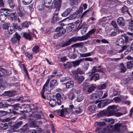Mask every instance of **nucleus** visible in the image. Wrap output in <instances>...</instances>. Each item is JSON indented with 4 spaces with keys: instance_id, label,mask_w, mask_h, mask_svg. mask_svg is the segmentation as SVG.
I'll return each mask as SVG.
<instances>
[{
    "instance_id": "obj_31",
    "label": "nucleus",
    "mask_w": 133,
    "mask_h": 133,
    "mask_svg": "<svg viewBox=\"0 0 133 133\" xmlns=\"http://www.w3.org/2000/svg\"><path fill=\"white\" fill-rule=\"evenodd\" d=\"M7 16L3 14H0V20L2 22H4L7 18Z\"/></svg>"
},
{
    "instance_id": "obj_35",
    "label": "nucleus",
    "mask_w": 133,
    "mask_h": 133,
    "mask_svg": "<svg viewBox=\"0 0 133 133\" xmlns=\"http://www.w3.org/2000/svg\"><path fill=\"white\" fill-rule=\"evenodd\" d=\"M42 95V97L44 99H46L48 100H50L51 98V94H47V95H46L45 96L44 95V94H42L41 93Z\"/></svg>"
},
{
    "instance_id": "obj_41",
    "label": "nucleus",
    "mask_w": 133,
    "mask_h": 133,
    "mask_svg": "<svg viewBox=\"0 0 133 133\" xmlns=\"http://www.w3.org/2000/svg\"><path fill=\"white\" fill-rule=\"evenodd\" d=\"M84 77L82 76H79L78 78L77 81L78 82L81 83L84 79Z\"/></svg>"
},
{
    "instance_id": "obj_29",
    "label": "nucleus",
    "mask_w": 133,
    "mask_h": 133,
    "mask_svg": "<svg viewBox=\"0 0 133 133\" xmlns=\"http://www.w3.org/2000/svg\"><path fill=\"white\" fill-rule=\"evenodd\" d=\"M12 106L13 107L14 110H18L19 109L22 108V107L21 106L20 104H16Z\"/></svg>"
},
{
    "instance_id": "obj_60",
    "label": "nucleus",
    "mask_w": 133,
    "mask_h": 133,
    "mask_svg": "<svg viewBox=\"0 0 133 133\" xmlns=\"http://www.w3.org/2000/svg\"><path fill=\"white\" fill-rule=\"evenodd\" d=\"M60 36H61V35L58 34V32L57 33L55 34L54 35L53 37L55 39H57Z\"/></svg>"
},
{
    "instance_id": "obj_7",
    "label": "nucleus",
    "mask_w": 133,
    "mask_h": 133,
    "mask_svg": "<svg viewBox=\"0 0 133 133\" xmlns=\"http://www.w3.org/2000/svg\"><path fill=\"white\" fill-rule=\"evenodd\" d=\"M21 38V36L17 33L16 32L14 35L11 39V42L13 44L16 43L17 41H19Z\"/></svg>"
},
{
    "instance_id": "obj_43",
    "label": "nucleus",
    "mask_w": 133,
    "mask_h": 133,
    "mask_svg": "<svg viewBox=\"0 0 133 133\" xmlns=\"http://www.w3.org/2000/svg\"><path fill=\"white\" fill-rule=\"evenodd\" d=\"M106 86L105 84H103L99 85L97 87L99 89L101 90L105 89L106 88Z\"/></svg>"
},
{
    "instance_id": "obj_23",
    "label": "nucleus",
    "mask_w": 133,
    "mask_h": 133,
    "mask_svg": "<svg viewBox=\"0 0 133 133\" xmlns=\"http://www.w3.org/2000/svg\"><path fill=\"white\" fill-rule=\"evenodd\" d=\"M49 104L51 107H53L56 105V102L55 100L52 99L50 101Z\"/></svg>"
},
{
    "instance_id": "obj_47",
    "label": "nucleus",
    "mask_w": 133,
    "mask_h": 133,
    "mask_svg": "<svg viewBox=\"0 0 133 133\" xmlns=\"http://www.w3.org/2000/svg\"><path fill=\"white\" fill-rule=\"evenodd\" d=\"M83 89L85 90L88 88L89 85V84L87 83H84L82 84Z\"/></svg>"
},
{
    "instance_id": "obj_26",
    "label": "nucleus",
    "mask_w": 133,
    "mask_h": 133,
    "mask_svg": "<svg viewBox=\"0 0 133 133\" xmlns=\"http://www.w3.org/2000/svg\"><path fill=\"white\" fill-rule=\"evenodd\" d=\"M84 44L83 42H81L72 45L71 46L72 47H81Z\"/></svg>"
},
{
    "instance_id": "obj_58",
    "label": "nucleus",
    "mask_w": 133,
    "mask_h": 133,
    "mask_svg": "<svg viewBox=\"0 0 133 133\" xmlns=\"http://www.w3.org/2000/svg\"><path fill=\"white\" fill-rule=\"evenodd\" d=\"M82 111V110L79 108H78L75 110V112L77 114L81 113Z\"/></svg>"
},
{
    "instance_id": "obj_10",
    "label": "nucleus",
    "mask_w": 133,
    "mask_h": 133,
    "mask_svg": "<svg viewBox=\"0 0 133 133\" xmlns=\"http://www.w3.org/2000/svg\"><path fill=\"white\" fill-rule=\"evenodd\" d=\"M18 14L19 16L22 17L24 16V10L23 8L20 5H19L17 9Z\"/></svg>"
},
{
    "instance_id": "obj_42",
    "label": "nucleus",
    "mask_w": 133,
    "mask_h": 133,
    "mask_svg": "<svg viewBox=\"0 0 133 133\" xmlns=\"http://www.w3.org/2000/svg\"><path fill=\"white\" fill-rule=\"evenodd\" d=\"M23 122L22 121H20L18 122L16 124V125H15L14 127L16 130V129H17L18 128L21 126L22 124H23Z\"/></svg>"
},
{
    "instance_id": "obj_13",
    "label": "nucleus",
    "mask_w": 133,
    "mask_h": 133,
    "mask_svg": "<svg viewBox=\"0 0 133 133\" xmlns=\"http://www.w3.org/2000/svg\"><path fill=\"white\" fill-rule=\"evenodd\" d=\"M14 123L12 122L11 120V121H10L8 123V124L11 128V129L9 130H10L9 132L8 133H12V132L16 131V129L15 128V126L14 125Z\"/></svg>"
},
{
    "instance_id": "obj_19",
    "label": "nucleus",
    "mask_w": 133,
    "mask_h": 133,
    "mask_svg": "<svg viewBox=\"0 0 133 133\" xmlns=\"http://www.w3.org/2000/svg\"><path fill=\"white\" fill-rule=\"evenodd\" d=\"M81 61H82V59L81 58L77 61L71 62V63L73 66L75 67L78 65L79 64L80 62Z\"/></svg>"
},
{
    "instance_id": "obj_27",
    "label": "nucleus",
    "mask_w": 133,
    "mask_h": 133,
    "mask_svg": "<svg viewBox=\"0 0 133 133\" xmlns=\"http://www.w3.org/2000/svg\"><path fill=\"white\" fill-rule=\"evenodd\" d=\"M95 88V87L93 85H89L88 89L87 92L89 93H91L94 90Z\"/></svg>"
},
{
    "instance_id": "obj_57",
    "label": "nucleus",
    "mask_w": 133,
    "mask_h": 133,
    "mask_svg": "<svg viewBox=\"0 0 133 133\" xmlns=\"http://www.w3.org/2000/svg\"><path fill=\"white\" fill-rule=\"evenodd\" d=\"M56 98L57 99H61V95L59 93L57 94L56 95Z\"/></svg>"
},
{
    "instance_id": "obj_9",
    "label": "nucleus",
    "mask_w": 133,
    "mask_h": 133,
    "mask_svg": "<svg viewBox=\"0 0 133 133\" xmlns=\"http://www.w3.org/2000/svg\"><path fill=\"white\" fill-rule=\"evenodd\" d=\"M96 29L95 28L92 29L89 31L85 35H84V37L85 40L87 39L88 38H89L91 35H93L95 32Z\"/></svg>"
},
{
    "instance_id": "obj_34",
    "label": "nucleus",
    "mask_w": 133,
    "mask_h": 133,
    "mask_svg": "<svg viewBox=\"0 0 133 133\" xmlns=\"http://www.w3.org/2000/svg\"><path fill=\"white\" fill-rule=\"evenodd\" d=\"M133 65V62L132 60H130V61L128 62L127 63V66L128 69H131L133 68V66H132Z\"/></svg>"
},
{
    "instance_id": "obj_48",
    "label": "nucleus",
    "mask_w": 133,
    "mask_h": 133,
    "mask_svg": "<svg viewBox=\"0 0 133 133\" xmlns=\"http://www.w3.org/2000/svg\"><path fill=\"white\" fill-rule=\"evenodd\" d=\"M68 97L69 98L71 99H73L75 97V95L72 93H70Z\"/></svg>"
},
{
    "instance_id": "obj_11",
    "label": "nucleus",
    "mask_w": 133,
    "mask_h": 133,
    "mask_svg": "<svg viewBox=\"0 0 133 133\" xmlns=\"http://www.w3.org/2000/svg\"><path fill=\"white\" fill-rule=\"evenodd\" d=\"M117 23L121 27L124 26L125 24L124 19L122 17H119L117 19Z\"/></svg>"
},
{
    "instance_id": "obj_18",
    "label": "nucleus",
    "mask_w": 133,
    "mask_h": 133,
    "mask_svg": "<svg viewBox=\"0 0 133 133\" xmlns=\"http://www.w3.org/2000/svg\"><path fill=\"white\" fill-rule=\"evenodd\" d=\"M5 94L6 96L9 97H11L14 96L16 94V92L15 91H8L5 92Z\"/></svg>"
},
{
    "instance_id": "obj_15",
    "label": "nucleus",
    "mask_w": 133,
    "mask_h": 133,
    "mask_svg": "<svg viewBox=\"0 0 133 133\" xmlns=\"http://www.w3.org/2000/svg\"><path fill=\"white\" fill-rule=\"evenodd\" d=\"M121 11L122 13L124 14H128L129 15H131V14L129 11V9L126 6H124L122 8Z\"/></svg>"
},
{
    "instance_id": "obj_22",
    "label": "nucleus",
    "mask_w": 133,
    "mask_h": 133,
    "mask_svg": "<svg viewBox=\"0 0 133 133\" xmlns=\"http://www.w3.org/2000/svg\"><path fill=\"white\" fill-rule=\"evenodd\" d=\"M88 27H87V25L85 23H83L81 26L79 25L77 28L80 29L81 28L84 29V32H85L87 30Z\"/></svg>"
},
{
    "instance_id": "obj_37",
    "label": "nucleus",
    "mask_w": 133,
    "mask_h": 133,
    "mask_svg": "<svg viewBox=\"0 0 133 133\" xmlns=\"http://www.w3.org/2000/svg\"><path fill=\"white\" fill-rule=\"evenodd\" d=\"M129 45H124L121 48V49L117 51L118 52V53H121L123 51L126 50L127 48L129 47Z\"/></svg>"
},
{
    "instance_id": "obj_30",
    "label": "nucleus",
    "mask_w": 133,
    "mask_h": 133,
    "mask_svg": "<svg viewBox=\"0 0 133 133\" xmlns=\"http://www.w3.org/2000/svg\"><path fill=\"white\" fill-rule=\"evenodd\" d=\"M34 54H36L39 51V47L37 46H36L34 47L32 50Z\"/></svg>"
},
{
    "instance_id": "obj_24",
    "label": "nucleus",
    "mask_w": 133,
    "mask_h": 133,
    "mask_svg": "<svg viewBox=\"0 0 133 133\" xmlns=\"http://www.w3.org/2000/svg\"><path fill=\"white\" fill-rule=\"evenodd\" d=\"M63 66L65 68L69 69L71 68L72 66V64L71 62H66L65 63L63 64Z\"/></svg>"
},
{
    "instance_id": "obj_39",
    "label": "nucleus",
    "mask_w": 133,
    "mask_h": 133,
    "mask_svg": "<svg viewBox=\"0 0 133 133\" xmlns=\"http://www.w3.org/2000/svg\"><path fill=\"white\" fill-rule=\"evenodd\" d=\"M32 0H22V2L24 5H27L30 4L32 2Z\"/></svg>"
},
{
    "instance_id": "obj_16",
    "label": "nucleus",
    "mask_w": 133,
    "mask_h": 133,
    "mask_svg": "<svg viewBox=\"0 0 133 133\" xmlns=\"http://www.w3.org/2000/svg\"><path fill=\"white\" fill-rule=\"evenodd\" d=\"M64 85H66V88L69 89L73 87L74 85V83L73 81H70L64 83Z\"/></svg>"
},
{
    "instance_id": "obj_38",
    "label": "nucleus",
    "mask_w": 133,
    "mask_h": 133,
    "mask_svg": "<svg viewBox=\"0 0 133 133\" xmlns=\"http://www.w3.org/2000/svg\"><path fill=\"white\" fill-rule=\"evenodd\" d=\"M8 30L9 33L10 34H12L14 31V28L12 26H8Z\"/></svg>"
},
{
    "instance_id": "obj_52",
    "label": "nucleus",
    "mask_w": 133,
    "mask_h": 133,
    "mask_svg": "<svg viewBox=\"0 0 133 133\" xmlns=\"http://www.w3.org/2000/svg\"><path fill=\"white\" fill-rule=\"evenodd\" d=\"M57 2L56 1H54L52 4V8L57 7L58 6Z\"/></svg>"
},
{
    "instance_id": "obj_64",
    "label": "nucleus",
    "mask_w": 133,
    "mask_h": 133,
    "mask_svg": "<svg viewBox=\"0 0 133 133\" xmlns=\"http://www.w3.org/2000/svg\"><path fill=\"white\" fill-rule=\"evenodd\" d=\"M77 0H70V2L71 5H74L76 3Z\"/></svg>"
},
{
    "instance_id": "obj_44",
    "label": "nucleus",
    "mask_w": 133,
    "mask_h": 133,
    "mask_svg": "<svg viewBox=\"0 0 133 133\" xmlns=\"http://www.w3.org/2000/svg\"><path fill=\"white\" fill-rule=\"evenodd\" d=\"M25 55L28 57L29 59L31 60L32 58V55L28 52H26L25 53Z\"/></svg>"
},
{
    "instance_id": "obj_33",
    "label": "nucleus",
    "mask_w": 133,
    "mask_h": 133,
    "mask_svg": "<svg viewBox=\"0 0 133 133\" xmlns=\"http://www.w3.org/2000/svg\"><path fill=\"white\" fill-rule=\"evenodd\" d=\"M120 70L121 72H124L126 70V68L124 65L123 63H121L120 65Z\"/></svg>"
},
{
    "instance_id": "obj_51",
    "label": "nucleus",
    "mask_w": 133,
    "mask_h": 133,
    "mask_svg": "<svg viewBox=\"0 0 133 133\" xmlns=\"http://www.w3.org/2000/svg\"><path fill=\"white\" fill-rule=\"evenodd\" d=\"M82 59V61H92V59L91 57H87L84 58H81Z\"/></svg>"
},
{
    "instance_id": "obj_36",
    "label": "nucleus",
    "mask_w": 133,
    "mask_h": 133,
    "mask_svg": "<svg viewBox=\"0 0 133 133\" xmlns=\"http://www.w3.org/2000/svg\"><path fill=\"white\" fill-rule=\"evenodd\" d=\"M111 24L113 27L116 29V30H118L119 28L117 26L116 23L114 21H111Z\"/></svg>"
},
{
    "instance_id": "obj_3",
    "label": "nucleus",
    "mask_w": 133,
    "mask_h": 133,
    "mask_svg": "<svg viewBox=\"0 0 133 133\" xmlns=\"http://www.w3.org/2000/svg\"><path fill=\"white\" fill-rule=\"evenodd\" d=\"M50 78H49L47 80L46 83L43 86L42 89L41 91V93L44 94V92L46 90L48 91H50L52 89L53 87L50 84H49L50 81Z\"/></svg>"
},
{
    "instance_id": "obj_45",
    "label": "nucleus",
    "mask_w": 133,
    "mask_h": 133,
    "mask_svg": "<svg viewBox=\"0 0 133 133\" xmlns=\"http://www.w3.org/2000/svg\"><path fill=\"white\" fill-rule=\"evenodd\" d=\"M57 82V81L56 80L52 79L50 81V84L53 87L56 84Z\"/></svg>"
},
{
    "instance_id": "obj_20",
    "label": "nucleus",
    "mask_w": 133,
    "mask_h": 133,
    "mask_svg": "<svg viewBox=\"0 0 133 133\" xmlns=\"http://www.w3.org/2000/svg\"><path fill=\"white\" fill-rule=\"evenodd\" d=\"M97 109L96 106L94 105H90L88 108V110L91 112L95 111Z\"/></svg>"
},
{
    "instance_id": "obj_2",
    "label": "nucleus",
    "mask_w": 133,
    "mask_h": 133,
    "mask_svg": "<svg viewBox=\"0 0 133 133\" xmlns=\"http://www.w3.org/2000/svg\"><path fill=\"white\" fill-rule=\"evenodd\" d=\"M122 125V123H117L115 125L114 128L113 125L108 126L103 129L102 133H108V131H112L114 128L115 130L117 131H119L120 130V127Z\"/></svg>"
},
{
    "instance_id": "obj_63",
    "label": "nucleus",
    "mask_w": 133,
    "mask_h": 133,
    "mask_svg": "<svg viewBox=\"0 0 133 133\" xmlns=\"http://www.w3.org/2000/svg\"><path fill=\"white\" fill-rule=\"evenodd\" d=\"M114 101L116 102H118L121 101L120 98L118 97H115L113 98Z\"/></svg>"
},
{
    "instance_id": "obj_5",
    "label": "nucleus",
    "mask_w": 133,
    "mask_h": 133,
    "mask_svg": "<svg viewBox=\"0 0 133 133\" xmlns=\"http://www.w3.org/2000/svg\"><path fill=\"white\" fill-rule=\"evenodd\" d=\"M70 113V111L67 108H65L62 110H58L55 111V113L60 114L61 116H65V115L68 114Z\"/></svg>"
},
{
    "instance_id": "obj_21",
    "label": "nucleus",
    "mask_w": 133,
    "mask_h": 133,
    "mask_svg": "<svg viewBox=\"0 0 133 133\" xmlns=\"http://www.w3.org/2000/svg\"><path fill=\"white\" fill-rule=\"evenodd\" d=\"M99 79V74L97 73L92 75L90 78L91 80H94L95 81Z\"/></svg>"
},
{
    "instance_id": "obj_61",
    "label": "nucleus",
    "mask_w": 133,
    "mask_h": 133,
    "mask_svg": "<svg viewBox=\"0 0 133 133\" xmlns=\"http://www.w3.org/2000/svg\"><path fill=\"white\" fill-rule=\"evenodd\" d=\"M74 106L73 104H71L69 105V108H67L69 110V111H70V112L72 111V110L74 108Z\"/></svg>"
},
{
    "instance_id": "obj_46",
    "label": "nucleus",
    "mask_w": 133,
    "mask_h": 133,
    "mask_svg": "<svg viewBox=\"0 0 133 133\" xmlns=\"http://www.w3.org/2000/svg\"><path fill=\"white\" fill-rule=\"evenodd\" d=\"M31 127L35 128L37 127V123L36 121H32L31 122L30 124Z\"/></svg>"
},
{
    "instance_id": "obj_32",
    "label": "nucleus",
    "mask_w": 133,
    "mask_h": 133,
    "mask_svg": "<svg viewBox=\"0 0 133 133\" xmlns=\"http://www.w3.org/2000/svg\"><path fill=\"white\" fill-rule=\"evenodd\" d=\"M113 101V100L110 99L108 98H107L104 100L103 102V103L104 105H106L109 103H111Z\"/></svg>"
},
{
    "instance_id": "obj_14",
    "label": "nucleus",
    "mask_w": 133,
    "mask_h": 133,
    "mask_svg": "<svg viewBox=\"0 0 133 133\" xmlns=\"http://www.w3.org/2000/svg\"><path fill=\"white\" fill-rule=\"evenodd\" d=\"M72 72L74 75H76V77L78 76V74H82L84 73L83 71L80 68H78L77 70L73 71Z\"/></svg>"
},
{
    "instance_id": "obj_40",
    "label": "nucleus",
    "mask_w": 133,
    "mask_h": 133,
    "mask_svg": "<svg viewBox=\"0 0 133 133\" xmlns=\"http://www.w3.org/2000/svg\"><path fill=\"white\" fill-rule=\"evenodd\" d=\"M71 43L69 39L65 42H64L61 45V46L62 47H64L70 45Z\"/></svg>"
},
{
    "instance_id": "obj_54",
    "label": "nucleus",
    "mask_w": 133,
    "mask_h": 133,
    "mask_svg": "<svg viewBox=\"0 0 133 133\" xmlns=\"http://www.w3.org/2000/svg\"><path fill=\"white\" fill-rule=\"evenodd\" d=\"M121 93V91L119 90H118L116 91H113V93L115 95H119Z\"/></svg>"
},
{
    "instance_id": "obj_12",
    "label": "nucleus",
    "mask_w": 133,
    "mask_h": 133,
    "mask_svg": "<svg viewBox=\"0 0 133 133\" xmlns=\"http://www.w3.org/2000/svg\"><path fill=\"white\" fill-rule=\"evenodd\" d=\"M55 31L58 32V34L61 35V36L63 35L66 32V30L62 27H57L55 29Z\"/></svg>"
},
{
    "instance_id": "obj_28",
    "label": "nucleus",
    "mask_w": 133,
    "mask_h": 133,
    "mask_svg": "<svg viewBox=\"0 0 133 133\" xmlns=\"http://www.w3.org/2000/svg\"><path fill=\"white\" fill-rule=\"evenodd\" d=\"M125 24L127 26H131L133 24V21L132 19H129L126 21Z\"/></svg>"
},
{
    "instance_id": "obj_50",
    "label": "nucleus",
    "mask_w": 133,
    "mask_h": 133,
    "mask_svg": "<svg viewBox=\"0 0 133 133\" xmlns=\"http://www.w3.org/2000/svg\"><path fill=\"white\" fill-rule=\"evenodd\" d=\"M29 24L27 22H25L22 23V26L23 27L27 28L29 27Z\"/></svg>"
},
{
    "instance_id": "obj_4",
    "label": "nucleus",
    "mask_w": 133,
    "mask_h": 133,
    "mask_svg": "<svg viewBox=\"0 0 133 133\" xmlns=\"http://www.w3.org/2000/svg\"><path fill=\"white\" fill-rule=\"evenodd\" d=\"M128 37L125 35L122 38H118L116 42V44L120 46L122 45L125 43H126L128 40Z\"/></svg>"
},
{
    "instance_id": "obj_59",
    "label": "nucleus",
    "mask_w": 133,
    "mask_h": 133,
    "mask_svg": "<svg viewBox=\"0 0 133 133\" xmlns=\"http://www.w3.org/2000/svg\"><path fill=\"white\" fill-rule=\"evenodd\" d=\"M51 2H49L47 3H44V5L45 6L46 8H49Z\"/></svg>"
},
{
    "instance_id": "obj_53",
    "label": "nucleus",
    "mask_w": 133,
    "mask_h": 133,
    "mask_svg": "<svg viewBox=\"0 0 133 133\" xmlns=\"http://www.w3.org/2000/svg\"><path fill=\"white\" fill-rule=\"evenodd\" d=\"M9 24L8 23H5L3 25V28L4 29H8V27L9 26Z\"/></svg>"
},
{
    "instance_id": "obj_25",
    "label": "nucleus",
    "mask_w": 133,
    "mask_h": 133,
    "mask_svg": "<svg viewBox=\"0 0 133 133\" xmlns=\"http://www.w3.org/2000/svg\"><path fill=\"white\" fill-rule=\"evenodd\" d=\"M58 13L55 14L51 20V22L54 23H55L59 19V18L57 16Z\"/></svg>"
},
{
    "instance_id": "obj_55",
    "label": "nucleus",
    "mask_w": 133,
    "mask_h": 133,
    "mask_svg": "<svg viewBox=\"0 0 133 133\" xmlns=\"http://www.w3.org/2000/svg\"><path fill=\"white\" fill-rule=\"evenodd\" d=\"M104 106L103 103L101 102L99 103L97 105V107L99 108H101Z\"/></svg>"
},
{
    "instance_id": "obj_49",
    "label": "nucleus",
    "mask_w": 133,
    "mask_h": 133,
    "mask_svg": "<svg viewBox=\"0 0 133 133\" xmlns=\"http://www.w3.org/2000/svg\"><path fill=\"white\" fill-rule=\"evenodd\" d=\"M98 96L97 94L95 93H93L91 95V97L92 99H96Z\"/></svg>"
},
{
    "instance_id": "obj_8",
    "label": "nucleus",
    "mask_w": 133,
    "mask_h": 133,
    "mask_svg": "<svg viewBox=\"0 0 133 133\" xmlns=\"http://www.w3.org/2000/svg\"><path fill=\"white\" fill-rule=\"evenodd\" d=\"M71 43L72 42H76L78 41H82L85 40L83 35L81 37L76 36L72 37L69 39Z\"/></svg>"
},
{
    "instance_id": "obj_6",
    "label": "nucleus",
    "mask_w": 133,
    "mask_h": 133,
    "mask_svg": "<svg viewBox=\"0 0 133 133\" xmlns=\"http://www.w3.org/2000/svg\"><path fill=\"white\" fill-rule=\"evenodd\" d=\"M23 35L26 39H28L29 40H32V37L36 36L35 34L33 32L28 33H24Z\"/></svg>"
},
{
    "instance_id": "obj_62",
    "label": "nucleus",
    "mask_w": 133,
    "mask_h": 133,
    "mask_svg": "<svg viewBox=\"0 0 133 133\" xmlns=\"http://www.w3.org/2000/svg\"><path fill=\"white\" fill-rule=\"evenodd\" d=\"M28 125L27 124H25L23 127V130H24V131L28 129Z\"/></svg>"
},
{
    "instance_id": "obj_17",
    "label": "nucleus",
    "mask_w": 133,
    "mask_h": 133,
    "mask_svg": "<svg viewBox=\"0 0 133 133\" xmlns=\"http://www.w3.org/2000/svg\"><path fill=\"white\" fill-rule=\"evenodd\" d=\"M71 11V10L70 8H68L61 15L63 17H65L68 16Z\"/></svg>"
},
{
    "instance_id": "obj_56",
    "label": "nucleus",
    "mask_w": 133,
    "mask_h": 133,
    "mask_svg": "<svg viewBox=\"0 0 133 133\" xmlns=\"http://www.w3.org/2000/svg\"><path fill=\"white\" fill-rule=\"evenodd\" d=\"M91 54L90 53L88 52L87 53H85L83 54H82V57H86L89 56H91Z\"/></svg>"
},
{
    "instance_id": "obj_1",
    "label": "nucleus",
    "mask_w": 133,
    "mask_h": 133,
    "mask_svg": "<svg viewBox=\"0 0 133 133\" xmlns=\"http://www.w3.org/2000/svg\"><path fill=\"white\" fill-rule=\"evenodd\" d=\"M117 106L114 105L109 106L107 108L108 110L105 113H104L103 111H102L99 113V114L102 116L105 115L107 116H115L118 117L126 114V111L125 108H122L125 111L122 113H121L120 112H117L119 111V109L117 110Z\"/></svg>"
}]
</instances>
